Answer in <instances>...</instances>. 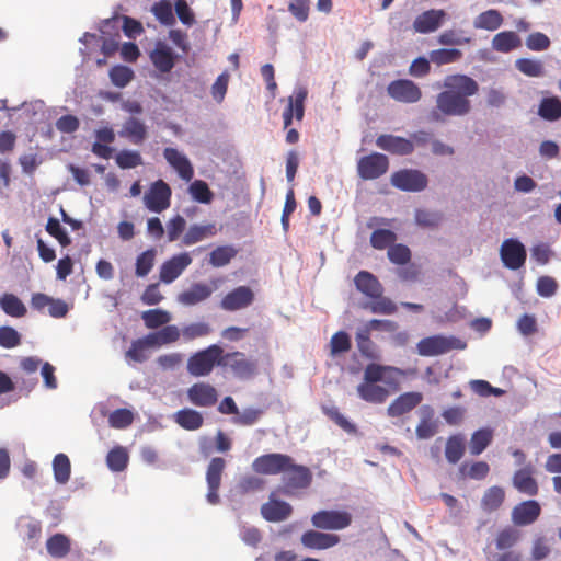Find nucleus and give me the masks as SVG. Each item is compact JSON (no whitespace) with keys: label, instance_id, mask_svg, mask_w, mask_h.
Listing matches in <instances>:
<instances>
[{"label":"nucleus","instance_id":"obj_25","mask_svg":"<svg viewBox=\"0 0 561 561\" xmlns=\"http://www.w3.org/2000/svg\"><path fill=\"white\" fill-rule=\"evenodd\" d=\"M446 18V12L440 9H431L417 15L413 22L416 33L428 34L438 30Z\"/></svg>","mask_w":561,"mask_h":561},{"label":"nucleus","instance_id":"obj_44","mask_svg":"<svg viewBox=\"0 0 561 561\" xmlns=\"http://www.w3.org/2000/svg\"><path fill=\"white\" fill-rule=\"evenodd\" d=\"M171 313L163 309H150L144 311L141 314V319L148 329H158L163 327L171 321Z\"/></svg>","mask_w":561,"mask_h":561},{"label":"nucleus","instance_id":"obj_10","mask_svg":"<svg viewBox=\"0 0 561 561\" xmlns=\"http://www.w3.org/2000/svg\"><path fill=\"white\" fill-rule=\"evenodd\" d=\"M293 458L285 454H266L254 459L252 469L260 474H278L287 470Z\"/></svg>","mask_w":561,"mask_h":561},{"label":"nucleus","instance_id":"obj_53","mask_svg":"<svg viewBox=\"0 0 561 561\" xmlns=\"http://www.w3.org/2000/svg\"><path fill=\"white\" fill-rule=\"evenodd\" d=\"M397 240V234L388 229H377L370 236V244L377 250L391 247Z\"/></svg>","mask_w":561,"mask_h":561},{"label":"nucleus","instance_id":"obj_48","mask_svg":"<svg viewBox=\"0 0 561 561\" xmlns=\"http://www.w3.org/2000/svg\"><path fill=\"white\" fill-rule=\"evenodd\" d=\"M154 347L149 335L137 339L131 342L129 350L126 352V357L136 363H142L147 359L146 350Z\"/></svg>","mask_w":561,"mask_h":561},{"label":"nucleus","instance_id":"obj_32","mask_svg":"<svg viewBox=\"0 0 561 561\" xmlns=\"http://www.w3.org/2000/svg\"><path fill=\"white\" fill-rule=\"evenodd\" d=\"M520 46L522 39L513 31L500 32L492 39V48L499 53H510Z\"/></svg>","mask_w":561,"mask_h":561},{"label":"nucleus","instance_id":"obj_20","mask_svg":"<svg viewBox=\"0 0 561 561\" xmlns=\"http://www.w3.org/2000/svg\"><path fill=\"white\" fill-rule=\"evenodd\" d=\"M191 263L192 257L186 252L173 255L161 265L160 280L165 284L172 283Z\"/></svg>","mask_w":561,"mask_h":561},{"label":"nucleus","instance_id":"obj_11","mask_svg":"<svg viewBox=\"0 0 561 561\" xmlns=\"http://www.w3.org/2000/svg\"><path fill=\"white\" fill-rule=\"evenodd\" d=\"M219 366L228 367L239 378L251 377L255 369L256 363L247 357L242 352L221 353Z\"/></svg>","mask_w":561,"mask_h":561},{"label":"nucleus","instance_id":"obj_60","mask_svg":"<svg viewBox=\"0 0 561 561\" xmlns=\"http://www.w3.org/2000/svg\"><path fill=\"white\" fill-rule=\"evenodd\" d=\"M110 78L114 85L126 87L134 78V71L126 66H114L110 70Z\"/></svg>","mask_w":561,"mask_h":561},{"label":"nucleus","instance_id":"obj_22","mask_svg":"<svg viewBox=\"0 0 561 561\" xmlns=\"http://www.w3.org/2000/svg\"><path fill=\"white\" fill-rule=\"evenodd\" d=\"M307 95V89L300 87L289 96L288 105L283 112L284 128H288L291 125L294 117L299 122L304 118Z\"/></svg>","mask_w":561,"mask_h":561},{"label":"nucleus","instance_id":"obj_49","mask_svg":"<svg viewBox=\"0 0 561 561\" xmlns=\"http://www.w3.org/2000/svg\"><path fill=\"white\" fill-rule=\"evenodd\" d=\"M538 114L550 122L561 117V101L557 98H545L540 105Z\"/></svg>","mask_w":561,"mask_h":561},{"label":"nucleus","instance_id":"obj_39","mask_svg":"<svg viewBox=\"0 0 561 561\" xmlns=\"http://www.w3.org/2000/svg\"><path fill=\"white\" fill-rule=\"evenodd\" d=\"M433 410L430 407L422 408V416L416 426V436L420 439H427L434 436L437 432V424L433 420Z\"/></svg>","mask_w":561,"mask_h":561},{"label":"nucleus","instance_id":"obj_37","mask_svg":"<svg viewBox=\"0 0 561 561\" xmlns=\"http://www.w3.org/2000/svg\"><path fill=\"white\" fill-rule=\"evenodd\" d=\"M217 233L215 224L193 225L183 237V244L192 245Z\"/></svg>","mask_w":561,"mask_h":561},{"label":"nucleus","instance_id":"obj_47","mask_svg":"<svg viewBox=\"0 0 561 561\" xmlns=\"http://www.w3.org/2000/svg\"><path fill=\"white\" fill-rule=\"evenodd\" d=\"M128 459L127 450L122 446H116L108 451L106 456V463L112 471L121 472L126 469Z\"/></svg>","mask_w":561,"mask_h":561},{"label":"nucleus","instance_id":"obj_45","mask_svg":"<svg viewBox=\"0 0 561 561\" xmlns=\"http://www.w3.org/2000/svg\"><path fill=\"white\" fill-rule=\"evenodd\" d=\"M430 60L436 66L454 64L462 58V51L457 48H439L430 51Z\"/></svg>","mask_w":561,"mask_h":561},{"label":"nucleus","instance_id":"obj_19","mask_svg":"<svg viewBox=\"0 0 561 561\" xmlns=\"http://www.w3.org/2000/svg\"><path fill=\"white\" fill-rule=\"evenodd\" d=\"M188 401L201 408H209L217 403L218 392L207 382H197L187 389Z\"/></svg>","mask_w":561,"mask_h":561},{"label":"nucleus","instance_id":"obj_9","mask_svg":"<svg viewBox=\"0 0 561 561\" xmlns=\"http://www.w3.org/2000/svg\"><path fill=\"white\" fill-rule=\"evenodd\" d=\"M171 195L170 186L163 180H158L146 192L144 202L150 211L161 213L170 207Z\"/></svg>","mask_w":561,"mask_h":561},{"label":"nucleus","instance_id":"obj_24","mask_svg":"<svg viewBox=\"0 0 561 561\" xmlns=\"http://www.w3.org/2000/svg\"><path fill=\"white\" fill-rule=\"evenodd\" d=\"M213 286L205 283H194L192 286L178 295V301L184 306H194L207 300L217 288V282L211 280Z\"/></svg>","mask_w":561,"mask_h":561},{"label":"nucleus","instance_id":"obj_42","mask_svg":"<svg viewBox=\"0 0 561 561\" xmlns=\"http://www.w3.org/2000/svg\"><path fill=\"white\" fill-rule=\"evenodd\" d=\"M493 432L490 428H481L471 435L469 450L472 456L480 455L492 442Z\"/></svg>","mask_w":561,"mask_h":561},{"label":"nucleus","instance_id":"obj_40","mask_svg":"<svg viewBox=\"0 0 561 561\" xmlns=\"http://www.w3.org/2000/svg\"><path fill=\"white\" fill-rule=\"evenodd\" d=\"M356 344L360 355L368 359H377L379 357L377 346L370 339V332L365 328L356 332Z\"/></svg>","mask_w":561,"mask_h":561},{"label":"nucleus","instance_id":"obj_55","mask_svg":"<svg viewBox=\"0 0 561 561\" xmlns=\"http://www.w3.org/2000/svg\"><path fill=\"white\" fill-rule=\"evenodd\" d=\"M515 67L522 73L528 77H540L543 75V65L541 61L530 58H519Z\"/></svg>","mask_w":561,"mask_h":561},{"label":"nucleus","instance_id":"obj_6","mask_svg":"<svg viewBox=\"0 0 561 561\" xmlns=\"http://www.w3.org/2000/svg\"><path fill=\"white\" fill-rule=\"evenodd\" d=\"M352 523V515L346 511L321 510L311 516V524L317 529L341 530Z\"/></svg>","mask_w":561,"mask_h":561},{"label":"nucleus","instance_id":"obj_46","mask_svg":"<svg viewBox=\"0 0 561 561\" xmlns=\"http://www.w3.org/2000/svg\"><path fill=\"white\" fill-rule=\"evenodd\" d=\"M505 499V492L501 486H491L483 494L481 505L485 512H494L501 507Z\"/></svg>","mask_w":561,"mask_h":561},{"label":"nucleus","instance_id":"obj_23","mask_svg":"<svg viewBox=\"0 0 561 561\" xmlns=\"http://www.w3.org/2000/svg\"><path fill=\"white\" fill-rule=\"evenodd\" d=\"M534 467L527 465L522 469L515 471L512 478L513 486L523 494L528 496H536L539 492V485L537 480L534 478Z\"/></svg>","mask_w":561,"mask_h":561},{"label":"nucleus","instance_id":"obj_14","mask_svg":"<svg viewBox=\"0 0 561 561\" xmlns=\"http://www.w3.org/2000/svg\"><path fill=\"white\" fill-rule=\"evenodd\" d=\"M226 468V461L221 457H215L210 460L206 471V482L208 486L207 501L216 505L219 503L218 490L221 484V477Z\"/></svg>","mask_w":561,"mask_h":561},{"label":"nucleus","instance_id":"obj_12","mask_svg":"<svg viewBox=\"0 0 561 561\" xmlns=\"http://www.w3.org/2000/svg\"><path fill=\"white\" fill-rule=\"evenodd\" d=\"M500 256L505 267L516 271L524 266L527 252L520 241L511 238L502 242Z\"/></svg>","mask_w":561,"mask_h":561},{"label":"nucleus","instance_id":"obj_50","mask_svg":"<svg viewBox=\"0 0 561 561\" xmlns=\"http://www.w3.org/2000/svg\"><path fill=\"white\" fill-rule=\"evenodd\" d=\"M237 255V250L230 245L217 247L209 254V263L215 267L227 265Z\"/></svg>","mask_w":561,"mask_h":561},{"label":"nucleus","instance_id":"obj_43","mask_svg":"<svg viewBox=\"0 0 561 561\" xmlns=\"http://www.w3.org/2000/svg\"><path fill=\"white\" fill-rule=\"evenodd\" d=\"M53 470L55 480L65 484L69 481L71 474V463L67 455L60 453L54 457Z\"/></svg>","mask_w":561,"mask_h":561},{"label":"nucleus","instance_id":"obj_26","mask_svg":"<svg viewBox=\"0 0 561 561\" xmlns=\"http://www.w3.org/2000/svg\"><path fill=\"white\" fill-rule=\"evenodd\" d=\"M376 145L378 148L398 156H407L414 151V146L411 140L390 134L378 136Z\"/></svg>","mask_w":561,"mask_h":561},{"label":"nucleus","instance_id":"obj_5","mask_svg":"<svg viewBox=\"0 0 561 561\" xmlns=\"http://www.w3.org/2000/svg\"><path fill=\"white\" fill-rule=\"evenodd\" d=\"M222 348L213 344L198 351L187 359V371L194 377L208 376L216 365L219 366Z\"/></svg>","mask_w":561,"mask_h":561},{"label":"nucleus","instance_id":"obj_34","mask_svg":"<svg viewBox=\"0 0 561 561\" xmlns=\"http://www.w3.org/2000/svg\"><path fill=\"white\" fill-rule=\"evenodd\" d=\"M174 421L184 430L196 431L204 423L203 415L193 409H182L174 414Z\"/></svg>","mask_w":561,"mask_h":561},{"label":"nucleus","instance_id":"obj_3","mask_svg":"<svg viewBox=\"0 0 561 561\" xmlns=\"http://www.w3.org/2000/svg\"><path fill=\"white\" fill-rule=\"evenodd\" d=\"M519 537V531L514 527L507 526L501 529L494 538V548L488 545L484 549L486 561H520V553L512 550Z\"/></svg>","mask_w":561,"mask_h":561},{"label":"nucleus","instance_id":"obj_27","mask_svg":"<svg viewBox=\"0 0 561 561\" xmlns=\"http://www.w3.org/2000/svg\"><path fill=\"white\" fill-rule=\"evenodd\" d=\"M163 157L168 163L178 172L179 176L190 182L194 178V169L187 157L178 149L168 147L163 150Z\"/></svg>","mask_w":561,"mask_h":561},{"label":"nucleus","instance_id":"obj_54","mask_svg":"<svg viewBox=\"0 0 561 561\" xmlns=\"http://www.w3.org/2000/svg\"><path fill=\"white\" fill-rule=\"evenodd\" d=\"M188 191L192 197L198 203L209 204L213 201V192L207 183L202 180H195L192 182Z\"/></svg>","mask_w":561,"mask_h":561},{"label":"nucleus","instance_id":"obj_59","mask_svg":"<svg viewBox=\"0 0 561 561\" xmlns=\"http://www.w3.org/2000/svg\"><path fill=\"white\" fill-rule=\"evenodd\" d=\"M46 231L54 237L61 247H68L71 244V239L66 230L60 226L59 220L54 217H49L46 224Z\"/></svg>","mask_w":561,"mask_h":561},{"label":"nucleus","instance_id":"obj_35","mask_svg":"<svg viewBox=\"0 0 561 561\" xmlns=\"http://www.w3.org/2000/svg\"><path fill=\"white\" fill-rule=\"evenodd\" d=\"M466 450V438L462 434H455L447 438L445 457L449 463H457Z\"/></svg>","mask_w":561,"mask_h":561},{"label":"nucleus","instance_id":"obj_63","mask_svg":"<svg viewBox=\"0 0 561 561\" xmlns=\"http://www.w3.org/2000/svg\"><path fill=\"white\" fill-rule=\"evenodd\" d=\"M388 257L393 264L403 265V264H407L411 260V251L404 244L393 243L388 249Z\"/></svg>","mask_w":561,"mask_h":561},{"label":"nucleus","instance_id":"obj_61","mask_svg":"<svg viewBox=\"0 0 561 561\" xmlns=\"http://www.w3.org/2000/svg\"><path fill=\"white\" fill-rule=\"evenodd\" d=\"M134 421V414L128 409H117L108 416V423L113 428H126Z\"/></svg>","mask_w":561,"mask_h":561},{"label":"nucleus","instance_id":"obj_51","mask_svg":"<svg viewBox=\"0 0 561 561\" xmlns=\"http://www.w3.org/2000/svg\"><path fill=\"white\" fill-rule=\"evenodd\" d=\"M156 250L148 249L137 256L135 274L138 277H145L149 274L154 265Z\"/></svg>","mask_w":561,"mask_h":561},{"label":"nucleus","instance_id":"obj_18","mask_svg":"<svg viewBox=\"0 0 561 561\" xmlns=\"http://www.w3.org/2000/svg\"><path fill=\"white\" fill-rule=\"evenodd\" d=\"M541 514V506L535 500L518 503L512 510V522L515 526H528L534 524Z\"/></svg>","mask_w":561,"mask_h":561},{"label":"nucleus","instance_id":"obj_13","mask_svg":"<svg viewBox=\"0 0 561 561\" xmlns=\"http://www.w3.org/2000/svg\"><path fill=\"white\" fill-rule=\"evenodd\" d=\"M390 98L401 103H416L422 98L420 87L409 79H397L387 87Z\"/></svg>","mask_w":561,"mask_h":561},{"label":"nucleus","instance_id":"obj_8","mask_svg":"<svg viewBox=\"0 0 561 561\" xmlns=\"http://www.w3.org/2000/svg\"><path fill=\"white\" fill-rule=\"evenodd\" d=\"M389 159L387 156L374 152L362 157L357 162V173L363 180H376L387 173Z\"/></svg>","mask_w":561,"mask_h":561},{"label":"nucleus","instance_id":"obj_52","mask_svg":"<svg viewBox=\"0 0 561 561\" xmlns=\"http://www.w3.org/2000/svg\"><path fill=\"white\" fill-rule=\"evenodd\" d=\"M373 301L367 304L365 308H368L373 313L378 314H393L397 311V305L388 297L382 294L379 297H373Z\"/></svg>","mask_w":561,"mask_h":561},{"label":"nucleus","instance_id":"obj_29","mask_svg":"<svg viewBox=\"0 0 561 561\" xmlns=\"http://www.w3.org/2000/svg\"><path fill=\"white\" fill-rule=\"evenodd\" d=\"M175 58L176 56L172 49L163 43H158L156 48L150 53L151 62L154 68L162 73H168L173 69Z\"/></svg>","mask_w":561,"mask_h":561},{"label":"nucleus","instance_id":"obj_16","mask_svg":"<svg viewBox=\"0 0 561 561\" xmlns=\"http://www.w3.org/2000/svg\"><path fill=\"white\" fill-rule=\"evenodd\" d=\"M276 491L270 494L268 501L261 506L262 517L271 523L286 520L293 514V507L289 503L276 499Z\"/></svg>","mask_w":561,"mask_h":561},{"label":"nucleus","instance_id":"obj_36","mask_svg":"<svg viewBox=\"0 0 561 561\" xmlns=\"http://www.w3.org/2000/svg\"><path fill=\"white\" fill-rule=\"evenodd\" d=\"M0 308L5 314L13 318H23L27 313L23 301L10 293H5L0 297Z\"/></svg>","mask_w":561,"mask_h":561},{"label":"nucleus","instance_id":"obj_33","mask_svg":"<svg viewBox=\"0 0 561 561\" xmlns=\"http://www.w3.org/2000/svg\"><path fill=\"white\" fill-rule=\"evenodd\" d=\"M154 347L175 343L180 340L181 330L174 325H163L160 330L148 334Z\"/></svg>","mask_w":561,"mask_h":561},{"label":"nucleus","instance_id":"obj_4","mask_svg":"<svg viewBox=\"0 0 561 561\" xmlns=\"http://www.w3.org/2000/svg\"><path fill=\"white\" fill-rule=\"evenodd\" d=\"M283 473V484L277 488L278 494L295 496L312 483L313 474L311 470L306 466L296 465L294 461Z\"/></svg>","mask_w":561,"mask_h":561},{"label":"nucleus","instance_id":"obj_1","mask_svg":"<svg viewBox=\"0 0 561 561\" xmlns=\"http://www.w3.org/2000/svg\"><path fill=\"white\" fill-rule=\"evenodd\" d=\"M479 91L478 82L467 75H448L443 91L436 95V105L427 114L431 123H444L448 117L465 116L471 111L470 96Z\"/></svg>","mask_w":561,"mask_h":561},{"label":"nucleus","instance_id":"obj_62","mask_svg":"<svg viewBox=\"0 0 561 561\" xmlns=\"http://www.w3.org/2000/svg\"><path fill=\"white\" fill-rule=\"evenodd\" d=\"M116 163L122 169H131L142 164V159L138 151L122 150L116 156Z\"/></svg>","mask_w":561,"mask_h":561},{"label":"nucleus","instance_id":"obj_17","mask_svg":"<svg viewBox=\"0 0 561 561\" xmlns=\"http://www.w3.org/2000/svg\"><path fill=\"white\" fill-rule=\"evenodd\" d=\"M253 301V290L248 286H239L224 296L220 307L226 311H237L248 308Z\"/></svg>","mask_w":561,"mask_h":561},{"label":"nucleus","instance_id":"obj_30","mask_svg":"<svg viewBox=\"0 0 561 561\" xmlns=\"http://www.w3.org/2000/svg\"><path fill=\"white\" fill-rule=\"evenodd\" d=\"M355 286L357 290H359L365 296L369 297H379L383 294V287L378 278L367 271H360L354 278Z\"/></svg>","mask_w":561,"mask_h":561},{"label":"nucleus","instance_id":"obj_7","mask_svg":"<svg viewBox=\"0 0 561 561\" xmlns=\"http://www.w3.org/2000/svg\"><path fill=\"white\" fill-rule=\"evenodd\" d=\"M390 181L396 188L403 192H421L428 184L426 174L416 169L399 170L392 173Z\"/></svg>","mask_w":561,"mask_h":561},{"label":"nucleus","instance_id":"obj_41","mask_svg":"<svg viewBox=\"0 0 561 561\" xmlns=\"http://www.w3.org/2000/svg\"><path fill=\"white\" fill-rule=\"evenodd\" d=\"M503 24L502 14L494 9L480 13L474 20V27L480 30L495 31Z\"/></svg>","mask_w":561,"mask_h":561},{"label":"nucleus","instance_id":"obj_58","mask_svg":"<svg viewBox=\"0 0 561 561\" xmlns=\"http://www.w3.org/2000/svg\"><path fill=\"white\" fill-rule=\"evenodd\" d=\"M352 343L350 335L344 331L334 333L330 340L331 355L346 353L351 350Z\"/></svg>","mask_w":561,"mask_h":561},{"label":"nucleus","instance_id":"obj_56","mask_svg":"<svg viewBox=\"0 0 561 561\" xmlns=\"http://www.w3.org/2000/svg\"><path fill=\"white\" fill-rule=\"evenodd\" d=\"M443 220V214L428 209H417L415 211V221L424 228H435Z\"/></svg>","mask_w":561,"mask_h":561},{"label":"nucleus","instance_id":"obj_38","mask_svg":"<svg viewBox=\"0 0 561 561\" xmlns=\"http://www.w3.org/2000/svg\"><path fill=\"white\" fill-rule=\"evenodd\" d=\"M46 549L53 558L60 559L70 552L71 541L64 534H55L47 539Z\"/></svg>","mask_w":561,"mask_h":561},{"label":"nucleus","instance_id":"obj_2","mask_svg":"<svg viewBox=\"0 0 561 561\" xmlns=\"http://www.w3.org/2000/svg\"><path fill=\"white\" fill-rule=\"evenodd\" d=\"M403 375L404 371L400 368L370 363L364 370V380L357 386V393L366 402L383 403L390 392L386 387L379 386L377 382L383 381L386 385L397 388L399 377Z\"/></svg>","mask_w":561,"mask_h":561},{"label":"nucleus","instance_id":"obj_28","mask_svg":"<svg viewBox=\"0 0 561 561\" xmlns=\"http://www.w3.org/2000/svg\"><path fill=\"white\" fill-rule=\"evenodd\" d=\"M423 400L421 392H404L396 398L388 407L387 414L391 417H398L411 412Z\"/></svg>","mask_w":561,"mask_h":561},{"label":"nucleus","instance_id":"obj_21","mask_svg":"<svg viewBox=\"0 0 561 561\" xmlns=\"http://www.w3.org/2000/svg\"><path fill=\"white\" fill-rule=\"evenodd\" d=\"M300 541L307 549L325 550L336 546L340 542V536L310 529L301 535Z\"/></svg>","mask_w":561,"mask_h":561},{"label":"nucleus","instance_id":"obj_64","mask_svg":"<svg viewBox=\"0 0 561 561\" xmlns=\"http://www.w3.org/2000/svg\"><path fill=\"white\" fill-rule=\"evenodd\" d=\"M21 344L20 333L12 327H0V346L4 348H13Z\"/></svg>","mask_w":561,"mask_h":561},{"label":"nucleus","instance_id":"obj_31","mask_svg":"<svg viewBox=\"0 0 561 561\" xmlns=\"http://www.w3.org/2000/svg\"><path fill=\"white\" fill-rule=\"evenodd\" d=\"M118 134L134 145H140L147 138V126L139 118L128 117Z\"/></svg>","mask_w":561,"mask_h":561},{"label":"nucleus","instance_id":"obj_15","mask_svg":"<svg viewBox=\"0 0 561 561\" xmlns=\"http://www.w3.org/2000/svg\"><path fill=\"white\" fill-rule=\"evenodd\" d=\"M456 339H448L442 335H434L422 339L417 345V352L422 356H437L457 348Z\"/></svg>","mask_w":561,"mask_h":561},{"label":"nucleus","instance_id":"obj_57","mask_svg":"<svg viewBox=\"0 0 561 561\" xmlns=\"http://www.w3.org/2000/svg\"><path fill=\"white\" fill-rule=\"evenodd\" d=\"M265 480L253 474H247L241 477L238 481L237 489L241 494L260 491L264 488Z\"/></svg>","mask_w":561,"mask_h":561}]
</instances>
